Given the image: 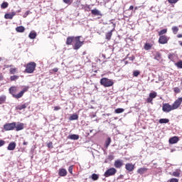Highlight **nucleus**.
Listing matches in <instances>:
<instances>
[{
  "mask_svg": "<svg viewBox=\"0 0 182 182\" xmlns=\"http://www.w3.org/2000/svg\"><path fill=\"white\" fill-rule=\"evenodd\" d=\"M100 85H102V86H104V87H110L111 86H113V85H114L113 80L106 77H102L100 80Z\"/></svg>",
  "mask_w": 182,
  "mask_h": 182,
  "instance_id": "nucleus-1",
  "label": "nucleus"
},
{
  "mask_svg": "<svg viewBox=\"0 0 182 182\" xmlns=\"http://www.w3.org/2000/svg\"><path fill=\"white\" fill-rule=\"evenodd\" d=\"M75 43L73 46L74 50H78V49H80L82 46H83V41H80V36H77L75 38Z\"/></svg>",
  "mask_w": 182,
  "mask_h": 182,
  "instance_id": "nucleus-2",
  "label": "nucleus"
},
{
  "mask_svg": "<svg viewBox=\"0 0 182 182\" xmlns=\"http://www.w3.org/2000/svg\"><path fill=\"white\" fill-rule=\"evenodd\" d=\"M36 68V63H35V62H31L28 63L26 68V73H33V72H35Z\"/></svg>",
  "mask_w": 182,
  "mask_h": 182,
  "instance_id": "nucleus-3",
  "label": "nucleus"
},
{
  "mask_svg": "<svg viewBox=\"0 0 182 182\" xmlns=\"http://www.w3.org/2000/svg\"><path fill=\"white\" fill-rule=\"evenodd\" d=\"M16 127V122L7 123L4 125V129L6 132H9L11 130H15Z\"/></svg>",
  "mask_w": 182,
  "mask_h": 182,
  "instance_id": "nucleus-4",
  "label": "nucleus"
},
{
  "mask_svg": "<svg viewBox=\"0 0 182 182\" xmlns=\"http://www.w3.org/2000/svg\"><path fill=\"white\" fill-rule=\"evenodd\" d=\"M116 173H117V170H116V168H110L105 172L104 176L105 177H110L112 176H114Z\"/></svg>",
  "mask_w": 182,
  "mask_h": 182,
  "instance_id": "nucleus-5",
  "label": "nucleus"
},
{
  "mask_svg": "<svg viewBox=\"0 0 182 182\" xmlns=\"http://www.w3.org/2000/svg\"><path fill=\"white\" fill-rule=\"evenodd\" d=\"M162 110L165 113H170V112H171V110H174V109L173 108V105H171L168 103H165V104H163V105H162Z\"/></svg>",
  "mask_w": 182,
  "mask_h": 182,
  "instance_id": "nucleus-6",
  "label": "nucleus"
},
{
  "mask_svg": "<svg viewBox=\"0 0 182 182\" xmlns=\"http://www.w3.org/2000/svg\"><path fill=\"white\" fill-rule=\"evenodd\" d=\"M182 103V97L178 98L172 105V107L173 110H176V109H178Z\"/></svg>",
  "mask_w": 182,
  "mask_h": 182,
  "instance_id": "nucleus-7",
  "label": "nucleus"
},
{
  "mask_svg": "<svg viewBox=\"0 0 182 182\" xmlns=\"http://www.w3.org/2000/svg\"><path fill=\"white\" fill-rule=\"evenodd\" d=\"M28 89H29L28 87L23 89L17 95H13V97H14L15 99H21V97H22V96H23V94L25 93V92H28Z\"/></svg>",
  "mask_w": 182,
  "mask_h": 182,
  "instance_id": "nucleus-8",
  "label": "nucleus"
},
{
  "mask_svg": "<svg viewBox=\"0 0 182 182\" xmlns=\"http://www.w3.org/2000/svg\"><path fill=\"white\" fill-rule=\"evenodd\" d=\"M168 42V38L167 36H161L159 38V43L161 45H166Z\"/></svg>",
  "mask_w": 182,
  "mask_h": 182,
  "instance_id": "nucleus-9",
  "label": "nucleus"
},
{
  "mask_svg": "<svg viewBox=\"0 0 182 182\" xmlns=\"http://www.w3.org/2000/svg\"><path fill=\"white\" fill-rule=\"evenodd\" d=\"M25 128V124L21 123V122H16V132H21V130H23Z\"/></svg>",
  "mask_w": 182,
  "mask_h": 182,
  "instance_id": "nucleus-10",
  "label": "nucleus"
},
{
  "mask_svg": "<svg viewBox=\"0 0 182 182\" xmlns=\"http://www.w3.org/2000/svg\"><path fill=\"white\" fill-rule=\"evenodd\" d=\"M16 15V12L12 11L11 13H7L4 15L5 19H13L14 17Z\"/></svg>",
  "mask_w": 182,
  "mask_h": 182,
  "instance_id": "nucleus-11",
  "label": "nucleus"
},
{
  "mask_svg": "<svg viewBox=\"0 0 182 182\" xmlns=\"http://www.w3.org/2000/svg\"><path fill=\"white\" fill-rule=\"evenodd\" d=\"M58 174L60 177H66L68 176V171L65 168H60Z\"/></svg>",
  "mask_w": 182,
  "mask_h": 182,
  "instance_id": "nucleus-12",
  "label": "nucleus"
},
{
  "mask_svg": "<svg viewBox=\"0 0 182 182\" xmlns=\"http://www.w3.org/2000/svg\"><path fill=\"white\" fill-rule=\"evenodd\" d=\"M125 168L127 171H133L134 170V164H127L125 165Z\"/></svg>",
  "mask_w": 182,
  "mask_h": 182,
  "instance_id": "nucleus-13",
  "label": "nucleus"
},
{
  "mask_svg": "<svg viewBox=\"0 0 182 182\" xmlns=\"http://www.w3.org/2000/svg\"><path fill=\"white\" fill-rule=\"evenodd\" d=\"M114 166V167H116V168H120L123 166V161H121V160L115 161Z\"/></svg>",
  "mask_w": 182,
  "mask_h": 182,
  "instance_id": "nucleus-14",
  "label": "nucleus"
},
{
  "mask_svg": "<svg viewBox=\"0 0 182 182\" xmlns=\"http://www.w3.org/2000/svg\"><path fill=\"white\" fill-rule=\"evenodd\" d=\"M178 142V136H173L169 139L170 144H176V143Z\"/></svg>",
  "mask_w": 182,
  "mask_h": 182,
  "instance_id": "nucleus-15",
  "label": "nucleus"
},
{
  "mask_svg": "<svg viewBox=\"0 0 182 182\" xmlns=\"http://www.w3.org/2000/svg\"><path fill=\"white\" fill-rule=\"evenodd\" d=\"M16 147V143H15V141H12L9 144L7 149L9 151H13V150H15Z\"/></svg>",
  "mask_w": 182,
  "mask_h": 182,
  "instance_id": "nucleus-16",
  "label": "nucleus"
},
{
  "mask_svg": "<svg viewBox=\"0 0 182 182\" xmlns=\"http://www.w3.org/2000/svg\"><path fill=\"white\" fill-rule=\"evenodd\" d=\"M113 31H114V29L111 30L109 32L105 34V39H107V41H110V39H112V35H113Z\"/></svg>",
  "mask_w": 182,
  "mask_h": 182,
  "instance_id": "nucleus-17",
  "label": "nucleus"
},
{
  "mask_svg": "<svg viewBox=\"0 0 182 182\" xmlns=\"http://www.w3.org/2000/svg\"><path fill=\"white\" fill-rule=\"evenodd\" d=\"M68 139L70 140H79V135L78 134H70L68 136Z\"/></svg>",
  "mask_w": 182,
  "mask_h": 182,
  "instance_id": "nucleus-18",
  "label": "nucleus"
},
{
  "mask_svg": "<svg viewBox=\"0 0 182 182\" xmlns=\"http://www.w3.org/2000/svg\"><path fill=\"white\" fill-rule=\"evenodd\" d=\"M91 14L92 15H95L97 16H102V13H100V11L95 9L91 11Z\"/></svg>",
  "mask_w": 182,
  "mask_h": 182,
  "instance_id": "nucleus-19",
  "label": "nucleus"
},
{
  "mask_svg": "<svg viewBox=\"0 0 182 182\" xmlns=\"http://www.w3.org/2000/svg\"><path fill=\"white\" fill-rule=\"evenodd\" d=\"M26 107H28V104L18 105L17 107H16V110H23L24 109H26Z\"/></svg>",
  "mask_w": 182,
  "mask_h": 182,
  "instance_id": "nucleus-20",
  "label": "nucleus"
},
{
  "mask_svg": "<svg viewBox=\"0 0 182 182\" xmlns=\"http://www.w3.org/2000/svg\"><path fill=\"white\" fill-rule=\"evenodd\" d=\"M180 169H176L175 171L170 173L173 177H180Z\"/></svg>",
  "mask_w": 182,
  "mask_h": 182,
  "instance_id": "nucleus-21",
  "label": "nucleus"
},
{
  "mask_svg": "<svg viewBox=\"0 0 182 182\" xmlns=\"http://www.w3.org/2000/svg\"><path fill=\"white\" fill-rule=\"evenodd\" d=\"M168 122H170V119L167 118H162L159 120V123H160V124H166Z\"/></svg>",
  "mask_w": 182,
  "mask_h": 182,
  "instance_id": "nucleus-22",
  "label": "nucleus"
},
{
  "mask_svg": "<svg viewBox=\"0 0 182 182\" xmlns=\"http://www.w3.org/2000/svg\"><path fill=\"white\" fill-rule=\"evenodd\" d=\"M38 36V34L36 33V32L35 31H31L29 35H28V38L30 39H36V36Z\"/></svg>",
  "mask_w": 182,
  "mask_h": 182,
  "instance_id": "nucleus-23",
  "label": "nucleus"
},
{
  "mask_svg": "<svg viewBox=\"0 0 182 182\" xmlns=\"http://www.w3.org/2000/svg\"><path fill=\"white\" fill-rule=\"evenodd\" d=\"M110 143H112V139L110 137H108L105 141V149H107V147L110 146Z\"/></svg>",
  "mask_w": 182,
  "mask_h": 182,
  "instance_id": "nucleus-24",
  "label": "nucleus"
},
{
  "mask_svg": "<svg viewBox=\"0 0 182 182\" xmlns=\"http://www.w3.org/2000/svg\"><path fill=\"white\" fill-rule=\"evenodd\" d=\"M167 33V28H164L159 31L158 35L159 36H164Z\"/></svg>",
  "mask_w": 182,
  "mask_h": 182,
  "instance_id": "nucleus-25",
  "label": "nucleus"
},
{
  "mask_svg": "<svg viewBox=\"0 0 182 182\" xmlns=\"http://www.w3.org/2000/svg\"><path fill=\"white\" fill-rule=\"evenodd\" d=\"M73 39H75V37L70 36L67 38L66 45H72V42H73Z\"/></svg>",
  "mask_w": 182,
  "mask_h": 182,
  "instance_id": "nucleus-26",
  "label": "nucleus"
},
{
  "mask_svg": "<svg viewBox=\"0 0 182 182\" xmlns=\"http://www.w3.org/2000/svg\"><path fill=\"white\" fill-rule=\"evenodd\" d=\"M146 171H147L146 168H140L137 170L138 174H144V173H146Z\"/></svg>",
  "mask_w": 182,
  "mask_h": 182,
  "instance_id": "nucleus-27",
  "label": "nucleus"
},
{
  "mask_svg": "<svg viewBox=\"0 0 182 182\" xmlns=\"http://www.w3.org/2000/svg\"><path fill=\"white\" fill-rule=\"evenodd\" d=\"M16 32L22 33L25 32V27L20 26L16 28Z\"/></svg>",
  "mask_w": 182,
  "mask_h": 182,
  "instance_id": "nucleus-28",
  "label": "nucleus"
},
{
  "mask_svg": "<svg viewBox=\"0 0 182 182\" xmlns=\"http://www.w3.org/2000/svg\"><path fill=\"white\" fill-rule=\"evenodd\" d=\"M79 119V115L77 114H73L69 118V120H77Z\"/></svg>",
  "mask_w": 182,
  "mask_h": 182,
  "instance_id": "nucleus-29",
  "label": "nucleus"
},
{
  "mask_svg": "<svg viewBox=\"0 0 182 182\" xmlns=\"http://www.w3.org/2000/svg\"><path fill=\"white\" fill-rule=\"evenodd\" d=\"M15 92H16V87H11L9 88V93L14 96L15 95Z\"/></svg>",
  "mask_w": 182,
  "mask_h": 182,
  "instance_id": "nucleus-30",
  "label": "nucleus"
},
{
  "mask_svg": "<svg viewBox=\"0 0 182 182\" xmlns=\"http://www.w3.org/2000/svg\"><path fill=\"white\" fill-rule=\"evenodd\" d=\"M91 178L92 180H93V181H97V180H99V175L96 173H92L91 176Z\"/></svg>",
  "mask_w": 182,
  "mask_h": 182,
  "instance_id": "nucleus-31",
  "label": "nucleus"
},
{
  "mask_svg": "<svg viewBox=\"0 0 182 182\" xmlns=\"http://www.w3.org/2000/svg\"><path fill=\"white\" fill-rule=\"evenodd\" d=\"M9 5V4H8V2L4 1V2L1 4V9H6V8H8Z\"/></svg>",
  "mask_w": 182,
  "mask_h": 182,
  "instance_id": "nucleus-32",
  "label": "nucleus"
},
{
  "mask_svg": "<svg viewBox=\"0 0 182 182\" xmlns=\"http://www.w3.org/2000/svg\"><path fill=\"white\" fill-rule=\"evenodd\" d=\"M149 97H151V99H156V97H157V92H153L149 93Z\"/></svg>",
  "mask_w": 182,
  "mask_h": 182,
  "instance_id": "nucleus-33",
  "label": "nucleus"
},
{
  "mask_svg": "<svg viewBox=\"0 0 182 182\" xmlns=\"http://www.w3.org/2000/svg\"><path fill=\"white\" fill-rule=\"evenodd\" d=\"M115 113H117V114H120V113H123V112H124V109L123 108H117L115 109Z\"/></svg>",
  "mask_w": 182,
  "mask_h": 182,
  "instance_id": "nucleus-34",
  "label": "nucleus"
},
{
  "mask_svg": "<svg viewBox=\"0 0 182 182\" xmlns=\"http://www.w3.org/2000/svg\"><path fill=\"white\" fill-rule=\"evenodd\" d=\"M18 79H19V76L18 75H13L10 77V80L11 82H14L15 80H18Z\"/></svg>",
  "mask_w": 182,
  "mask_h": 182,
  "instance_id": "nucleus-35",
  "label": "nucleus"
},
{
  "mask_svg": "<svg viewBox=\"0 0 182 182\" xmlns=\"http://www.w3.org/2000/svg\"><path fill=\"white\" fill-rule=\"evenodd\" d=\"M6 100V97L5 95H2L0 97V105H2Z\"/></svg>",
  "mask_w": 182,
  "mask_h": 182,
  "instance_id": "nucleus-36",
  "label": "nucleus"
},
{
  "mask_svg": "<svg viewBox=\"0 0 182 182\" xmlns=\"http://www.w3.org/2000/svg\"><path fill=\"white\" fill-rule=\"evenodd\" d=\"M144 49L145 50H150V49H151V45H150L149 43H146L144 45Z\"/></svg>",
  "mask_w": 182,
  "mask_h": 182,
  "instance_id": "nucleus-37",
  "label": "nucleus"
},
{
  "mask_svg": "<svg viewBox=\"0 0 182 182\" xmlns=\"http://www.w3.org/2000/svg\"><path fill=\"white\" fill-rule=\"evenodd\" d=\"M175 65H176L178 69H182V60L175 63Z\"/></svg>",
  "mask_w": 182,
  "mask_h": 182,
  "instance_id": "nucleus-38",
  "label": "nucleus"
},
{
  "mask_svg": "<svg viewBox=\"0 0 182 182\" xmlns=\"http://www.w3.org/2000/svg\"><path fill=\"white\" fill-rule=\"evenodd\" d=\"M174 56H175L174 53H169V54L168 55V59H169L170 60H171V61L174 60Z\"/></svg>",
  "mask_w": 182,
  "mask_h": 182,
  "instance_id": "nucleus-39",
  "label": "nucleus"
},
{
  "mask_svg": "<svg viewBox=\"0 0 182 182\" xmlns=\"http://www.w3.org/2000/svg\"><path fill=\"white\" fill-rule=\"evenodd\" d=\"M172 31L176 35V33H177V32H178V27L173 26L172 27Z\"/></svg>",
  "mask_w": 182,
  "mask_h": 182,
  "instance_id": "nucleus-40",
  "label": "nucleus"
},
{
  "mask_svg": "<svg viewBox=\"0 0 182 182\" xmlns=\"http://www.w3.org/2000/svg\"><path fill=\"white\" fill-rule=\"evenodd\" d=\"M17 70H18L16 68H10L11 75H15V73H16Z\"/></svg>",
  "mask_w": 182,
  "mask_h": 182,
  "instance_id": "nucleus-41",
  "label": "nucleus"
},
{
  "mask_svg": "<svg viewBox=\"0 0 182 182\" xmlns=\"http://www.w3.org/2000/svg\"><path fill=\"white\" fill-rule=\"evenodd\" d=\"M133 75H134V76L135 77H137V76H139V75H140V71H139V70H135V71H134Z\"/></svg>",
  "mask_w": 182,
  "mask_h": 182,
  "instance_id": "nucleus-42",
  "label": "nucleus"
},
{
  "mask_svg": "<svg viewBox=\"0 0 182 182\" xmlns=\"http://www.w3.org/2000/svg\"><path fill=\"white\" fill-rule=\"evenodd\" d=\"M28 15H31V11H27L23 16V18H26Z\"/></svg>",
  "mask_w": 182,
  "mask_h": 182,
  "instance_id": "nucleus-43",
  "label": "nucleus"
},
{
  "mask_svg": "<svg viewBox=\"0 0 182 182\" xmlns=\"http://www.w3.org/2000/svg\"><path fill=\"white\" fill-rule=\"evenodd\" d=\"M107 159L109 161H112V160H113L114 159V156L113 155H109Z\"/></svg>",
  "mask_w": 182,
  "mask_h": 182,
  "instance_id": "nucleus-44",
  "label": "nucleus"
},
{
  "mask_svg": "<svg viewBox=\"0 0 182 182\" xmlns=\"http://www.w3.org/2000/svg\"><path fill=\"white\" fill-rule=\"evenodd\" d=\"M64 4H67L68 5H70L72 4V0H63Z\"/></svg>",
  "mask_w": 182,
  "mask_h": 182,
  "instance_id": "nucleus-45",
  "label": "nucleus"
},
{
  "mask_svg": "<svg viewBox=\"0 0 182 182\" xmlns=\"http://www.w3.org/2000/svg\"><path fill=\"white\" fill-rule=\"evenodd\" d=\"M68 171L70 174H72V173H73V166H70L68 168Z\"/></svg>",
  "mask_w": 182,
  "mask_h": 182,
  "instance_id": "nucleus-46",
  "label": "nucleus"
},
{
  "mask_svg": "<svg viewBox=\"0 0 182 182\" xmlns=\"http://www.w3.org/2000/svg\"><path fill=\"white\" fill-rule=\"evenodd\" d=\"M168 2H169V4H177L178 0H168Z\"/></svg>",
  "mask_w": 182,
  "mask_h": 182,
  "instance_id": "nucleus-47",
  "label": "nucleus"
},
{
  "mask_svg": "<svg viewBox=\"0 0 182 182\" xmlns=\"http://www.w3.org/2000/svg\"><path fill=\"white\" fill-rule=\"evenodd\" d=\"M168 182H178V179L176 178H172L168 181Z\"/></svg>",
  "mask_w": 182,
  "mask_h": 182,
  "instance_id": "nucleus-48",
  "label": "nucleus"
},
{
  "mask_svg": "<svg viewBox=\"0 0 182 182\" xmlns=\"http://www.w3.org/2000/svg\"><path fill=\"white\" fill-rule=\"evenodd\" d=\"M161 55H160V53H157L156 55H155V58L154 59H156V60H159L161 58Z\"/></svg>",
  "mask_w": 182,
  "mask_h": 182,
  "instance_id": "nucleus-49",
  "label": "nucleus"
},
{
  "mask_svg": "<svg viewBox=\"0 0 182 182\" xmlns=\"http://www.w3.org/2000/svg\"><path fill=\"white\" fill-rule=\"evenodd\" d=\"M48 149H53V144L52 142H49L48 144Z\"/></svg>",
  "mask_w": 182,
  "mask_h": 182,
  "instance_id": "nucleus-50",
  "label": "nucleus"
},
{
  "mask_svg": "<svg viewBox=\"0 0 182 182\" xmlns=\"http://www.w3.org/2000/svg\"><path fill=\"white\" fill-rule=\"evenodd\" d=\"M173 92H175V93H180V88L178 87H175L173 89Z\"/></svg>",
  "mask_w": 182,
  "mask_h": 182,
  "instance_id": "nucleus-51",
  "label": "nucleus"
},
{
  "mask_svg": "<svg viewBox=\"0 0 182 182\" xmlns=\"http://www.w3.org/2000/svg\"><path fill=\"white\" fill-rule=\"evenodd\" d=\"M146 102L147 103H151V102H153V98H151V97H148Z\"/></svg>",
  "mask_w": 182,
  "mask_h": 182,
  "instance_id": "nucleus-52",
  "label": "nucleus"
},
{
  "mask_svg": "<svg viewBox=\"0 0 182 182\" xmlns=\"http://www.w3.org/2000/svg\"><path fill=\"white\" fill-rule=\"evenodd\" d=\"M5 145V141L4 140H0V147H2V146Z\"/></svg>",
  "mask_w": 182,
  "mask_h": 182,
  "instance_id": "nucleus-53",
  "label": "nucleus"
},
{
  "mask_svg": "<svg viewBox=\"0 0 182 182\" xmlns=\"http://www.w3.org/2000/svg\"><path fill=\"white\" fill-rule=\"evenodd\" d=\"M54 110H55V111L60 110V107H59V106L55 107Z\"/></svg>",
  "mask_w": 182,
  "mask_h": 182,
  "instance_id": "nucleus-54",
  "label": "nucleus"
},
{
  "mask_svg": "<svg viewBox=\"0 0 182 182\" xmlns=\"http://www.w3.org/2000/svg\"><path fill=\"white\" fill-rule=\"evenodd\" d=\"M133 9H134V6H130L129 8V11H133Z\"/></svg>",
  "mask_w": 182,
  "mask_h": 182,
  "instance_id": "nucleus-55",
  "label": "nucleus"
},
{
  "mask_svg": "<svg viewBox=\"0 0 182 182\" xmlns=\"http://www.w3.org/2000/svg\"><path fill=\"white\" fill-rule=\"evenodd\" d=\"M58 69L57 68L53 69V72H58Z\"/></svg>",
  "mask_w": 182,
  "mask_h": 182,
  "instance_id": "nucleus-56",
  "label": "nucleus"
},
{
  "mask_svg": "<svg viewBox=\"0 0 182 182\" xmlns=\"http://www.w3.org/2000/svg\"><path fill=\"white\" fill-rule=\"evenodd\" d=\"M105 163H110V161L107 158L105 161Z\"/></svg>",
  "mask_w": 182,
  "mask_h": 182,
  "instance_id": "nucleus-57",
  "label": "nucleus"
},
{
  "mask_svg": "<svg viewBox=\"0 0 182 182\" xmlns=\"http://www.w3.org/2000/svg\"><path fill=\"white\" fill-rule=\"evenodd\" d=\"M23 146H27L28 141H23Z\"/></svg>",
  "mask_w": 182,
  "mask_h": 182,
  "instance_id": "nucleus-58",
  "label": "nucleus"
},
{
  "mask_svg": "<svg viewBox=\"0 0 182 182\" xmlns=\"http://www.w3.org/2000/svg\"><path fill=\"white\" fill-rule=\"evenodd\" d=\"M177 38H182V34H178V35L177 36Z\"/></svg>",
  "mask_w": 182,
  "mask_h": 182,
  "instance_id": "nucleus-59",
  "label": "nucleus"
},
{
  "mask_svg": "<svg viewBox=\"0 0 182 182\" xmlns=\"http://www.w3.org/2000/svg\"><path fill=\"white\" fill-rule=\"evenodd\" d=\"M93 132H94L93 129L90 130V133H93Z\"/></svg>",
  "mask_w": 182,
  "mask_h": 182,
  "instance_id": "nucleus-60",
  "label": "nucleus"
},
{
  "mask_svg": "<svg viewBox=\"0 0 182 182\" xmlns=\"http://www.w3.org/2000/svg\"><path fill=\"white\" fill-rule=\"evenodd\" d=\"M179 44L182 46V41L179 42Z\"/></svg>",
  "mask_w": 182,
  "mask_h": 182,
  "instance_id": "nucleus-61",
  "label": "nucleus"
},
{
  "mask_svg": "<svg viewBox=\"0 0 182 182\" xmlns=\"http://www.w3.org/2000/svg\"><path fill=\"white\" fill-rule=\"evenodd\" d=\"M134 58H132V60H133Z\"/></svg>",
  "mask_w": 182,
  "mask_h": 182,
  "instance_id": "nucleus-62",
  "label": "nucleus"
},
{
  "mask_svg": "<svg viewBox=\"0 0 182 182\" xmlns=\"http://www.w3.org/2000/svg\"><path fill=\"white\" fill-rule=\"evenodd\" d=\"M134 58H132V60H133Z\"/></svg>",
  "mask_w": 182,
  "mask_h": 182,
  "instance_id": "nucleus-63",
  "label": "nucleus"
}]
</instances>
